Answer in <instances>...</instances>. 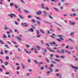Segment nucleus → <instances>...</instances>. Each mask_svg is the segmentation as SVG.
<instances>
[{
  "label": "nucleus",
  "mask_w": 78,
  "mask_h": 78,
  "mask_svg": "<svg viewBox=\"0 0 78 78\" xmlns=\"http://www.w3.org/2000/svg\"><path fill=\"white\" fill-rule=\"evenodd\" d=\"M9 16L11 18H13V17H16V16L15 14H9Z\"/></svg>",
  "instance_id": "obj_2"
},
{
  "label": "nucleus",
  "mask_w": 78,
  "mask_h": 78,
  "mask_svg": "<svg viewBox=\"0 0 78 78\" xmlns=\"http://www.w3.org/2000/svg\"><path fill=\"white\" fill-rule=\"evenodd\" d=\"M15 38L17 39L18 40H20V38H19V37L18 36H15Z\"/></svg>",
  "instance_id": "obj_26"
},
{
  "label": "nucleus",
  "mask_w": 78,
  "mask_h": 78,
  "mask_svg": "<svg viewBox=\"0 0 78 78\" xmlns=\"http://www.w3.org/2000/svg\"><path fill=\"white\" fill-rule=\"evenodd\" d=\"M12 42L13 44H17V43H16V42L14 41H12Z\"/></svg>",
  "instance_id": "obj_52"
},
{
  "label": "nucleus",
  "mask_w": 78,
  "mask_h": 78,
  "mask_svg": "<svg viewBox=\"0 0 78 78\" xmlns=\"http://www.w3.org/2000/svg\"><path fill=\"white\" fill-rule=\"evenodd\" d=\"M4 46L6 47V48H9V47H8V45L7 44H5Z\"/></svg>",
  "instance_id": "obj_23"
},
{
  "label": "nucleus",
  "mask_w": 78,
  "mask_h": 78,
  "mask_svg": "<svg viewBox=\"0 0 78 78\" xmlns=\"http://www.w3.org/2000/svg\"><path fill=\"white\" fill-rule=\"evenodd\" d=\"M3 37L4 39L6 38V35H5V34L3 35Z\"/></svg>",
  "instance_id": "obj_38"
},
{
  "label": "nucleus",
  "mask_w": 78,
  "mask_h": 78,
  "mask_svg": "<svg viewBox=\"0 0 78 78\" xmlns=\"http://www.w3.org/2000/svg\"><path fill=\"white\" fill-rule=\"evenodd\" d=\"M5 75H9V72H7L6 73H5Z\"/></svg>",
  "instance_id": "obj_50"
},
{
  "label": "nucleus",
  "mask_w": 78,
  "mask_h": 78,
  "mask_svg": "<svg viewBox=\"0 0 78 78\" xmlns=\"http://www.w3.org/2000/svg\"><path fill=\"white\" fill-rule=\"evenodd\" d=\"M4 30H8V28L6 27H4Z\"/></svg>",
  "instance_id": "obj_59"
},
{
  "label": "nucleus",
  "mask_w": 78,
  "mask_h": 78,
  "mask_svg": "<svg viewBox=\"0 0 78 78\" xmlns=\"http://www.w3.org/2000/svg\"><path fill=\"white\" fill-rule=\"evenodd\" d=\"M56 58H58L59 57V56L58 55H55Z\"/></svg>",
  "instance_id": "obj_56"
},
{
  "label": "nucleus",
  "mask_w": 78,
  "mask_h": 78,
  "mask_svg": "<svg viewBox=\"0 0 78 78\" xmlns=\"http://www.w3.org/2000/svg\"><path fill=\"white\" fill-rule=\"evenodd\" d=\"M61 58H63V59H65L66 58V56H62L60 57Z\"/></svg>",
  "instance_id": "obj_25"
},
{
  "label": "nucleus",
  "mask_w": 78,
  "mask_h": 78,
  "mask_svg": "<svg viewBox=\"0 0 78 78\" xmlns=\"http://www.w3.org/2000/svg\"><path fill=\"white\" fill-rule=\"evenodd\" d=\"M75 24H76V23L74 22H72L71 25H75Z\"/></svg>",
  "instance_id": "obj_47"
},
{
  "label": "nucleus",
  "mask_w": 78,
  "mask_h": 78,
  "mask_svg": "<svg viewBox=\"0 0 78 78\" xmlns=\"http://www.w3.org/2000/svg\"><path fill=\"white\" fill-rule=\"evenodd\" d=\"M49 69L50 71H48L47 73L48 74H49V73H50L51 72H52V69H51V68L49 67Z\"/></svg>",
  "instance_id": "obj_8"
},
{
  "label": "nucleus",
  "mask_w": 78,
  "mask_h": 78,
  "mask_svg": "<svg viewBox=\"0 0 78 78\" xmlns=\"http://www.w3.org/2000/svg\"><path fill=\"white\" fill-rule=\"evenodd\" d=\"M32 22H36V21L33 19L32 20Z\"/></svg>",
  "instance_id": "obj_53"
},
{
  "label": "nucleus",
  "mask_w": 78,
  "mask_h": 78,
  "mask_svg": "<svg viewBox=\"0 0 78 78\" xmlns=\"http://www.w3.org/2000/svg\"><path fill=\"white\" fill-rule=\"evenodd\" d=\"M64 5H67V6H69V4L67 3H66L64 4Z\"/></svg>",
  "instance_id": "obj_49"
},
{
  "label": "nucleus",
  "mask_w": 78,
  "mask_h": 78,
  "mask_svg": "<svg viewBox=\"0 0 78 78\" xmlns=\"http://www.w3.org/2000/svg\"><path fill=\"white\" fill-rule=\"evenodd\" d=\"M41 8L42 9H45L47 11L49 10V8L47 6L44 7V5L43 4H41Z\"/></svg>",
  "instance_id": "obj_1"
},
{
  "label": "nucleus",
  "mask_w": 78,
  "mask_h": 78,
  "mask_svg": "<svg viewBox=\"0 0 78 78\" xmlns=\"http://www.w3.org/2000/svg\"><path fill=\"white\" fill-rule=\"evenodd\" d=\"M69 41H71V42H72L73 43H74L75 42V41H74V40L71 39H69Z\"/></svg>",
  "instance_id": "obj_17"
},
{
  "label": "nucleus",
  "mask_w": 78,
  "mask_h": 78,
  "mask_svg": "<svg viewBox=\"0 0 78 78\" xmlns=\"http://www.w3.org/2000/svg\"><path fill=\"white\" fill-rule=\"evenodd\" d=\"M22 68L23 69H25V67L26 66L25 65H23V63H22Z\"/></svg>",
  "instance_id": "obj_13"
},
{
  "label": "nucleus",
  "mask_w": 78,
  "mask_h": 78,
  "mask_svg": "<svg viewBox=\"0 0 78 78\" xmlns=\"http://www.w3.org/2000/svg\"><path fill=\"white\" fill-rule=\"evenodd\" d=\"M13 6H15V8H16V9H17V8H18V7H17V5L16 4H14Z\"/></svg>",
  "instance_id": "obj_28"
},
{
  "label": "nucleus",
  "mask_w": 78,
  "mask_h": 78,
  "mask_svg": "<svg viewBox=\"0 0 78 78\" xmlns=\"http://www.w3.org/2000/svg\"><path fill=\"white\" fill-rule=\"evenodd\" d=\"M53 9H54L56 11H57V12H58L59 11V9H57V8H55V7H54Z\"/></svg>",
  "instance_id": "obj_20"
},
{
  "label": "nucleus",
  "mask_w": 78,
  "mask_h": 78,
  "mask_svg": "<svg viewBox=\"0 0 78 78\" xmlns=\"http://www.w3.org/2000/svg\"><path fill=\"white\" fill-rule=\"evenodd\" d=\"M51 37H52V38H53V39H55V38H56V34H52V35L51 36Z\"/></svg>",
  "instance_id": "obj_7"
},
{
  "label": "nucleus",
  "mask_w": 78,
  "mask_h": 78,
  "mask_svg": "<svg viewBox=\"0 0 78 78\" xmlns=\"http://www.w3.org/2000/svg\"><path fill=\"white\" fill-rule=\"evenodd\" d=\"M52 63H53L54 64H57V63H56L53 61H52Z\"/></svg>",
  "instance_id": "obj_58"
},
{
  "label": "nucleus",
  "mask_w": 78,
  "mask_h": 78,
  "mask_svg": "<svg viewBox=\"0 0 78 78\" xmlns=\"http://www.w3.org/2000/svg\"><path fill=\"white\" fill-rule=\"evenodd\" d=\"M66 48H69V45H67V46H66Z\"/></svg>",
  "instance_id": "obj_64"
},
{
  "label": "nucleus",
  "mask_w": 78,
  "mask_h": 78,
  "mask_svg": "<svg viewBox=\"0 0 78 78\" xmlns=\"http://www.w3.org/2000/svg\"><path fill=\"white\" fill-rule=\"evenodd\" d=\"M49 17L50 19H53V18L50 15H49Z\"/></svg>",
  "instance_id": "obj_55"
},
{
  "label": "nucleus",
  "mask_w": 78,
  "mask_h": 78,
  "mask_svg": "<svg viewBox=\"0 0 78 78\" xmlns=\"http://www.w3.org/2000/svg\"><path fill=\"white\" fill-rule=\"evenodd\" d=\"M43 13L44 14L45 16H46H46H47V14H48V13H47V12L44 11Z\"/></svg>",
  "instance_id": "obj_12"
},
{
  "label": "nucleus",
  "mask_w": 78,
  "mask_h": 78,
  "mask_svg": "<svg viewBox=\"0 0 78 78\" xmlns=\"http://www.w3.org/2000/svg\"><path fill=\"white\" fill-rule=\"evenodd\" d=\"M32 28H36V27L33 26V25H32Z\"/></svg>",
  "instance_id": "obj_61"
},
{
  "label": "nucleus",
  "mask_w": 78,
  "mask_h": 78,
  "mask_svg": "<svg viewBox=\"0 0 78 78\" xmlns=\"http://www.w3.org/2000/svg\"><path fill=\"white\" fill-rule=\"evenodd\" d=\"M24 11L25 12V13H27V14H28V13H29V12L27 10H24Z\"/></svg>",
  "instance_id": "obj_22"
},
{
  "label": "nucleus",
  "mask_w": 78,
  "mask_h": 78,
  "mask_svg": "<svg viewBox=\"0 0 78 78\" xmlns=\"http://www.w3.org/2000/svg\"><path fill=\"white\" fill-rule=\"evenodd\" d=\"M51 45H55L56 43L54 41H53L52 42L50 43Z\"/></svg>",
  "instance_id": "obj_16"
},
{
  "label": "nucleus",
  "mask_w": 78,
  "mask_h": 78,
  "mask_svg": "<svg viewBox=\"0 0 78 78\" xmlns=\"http://www.w3.org/2000/svg\"><path fill=\"white\" fill-rule=\"evenodd\" d=\"M44 23H46V24H49V23H49V22L46 21L44 22Z\"/></svg>",
  "instance_id": "obj_35"
},
{
  "label": "nucleus",
  "mask_w": 78,
  "mask_h": 78,
  "mask_svg": "<svg viewBox=\"0 0 78 78\" xmlns=\"http://www.w3.org/2000/svg\"><path fill=\"white\" fill-rule=\"evenodd\" d=\"M72 21H69V24L71 25H72Z\"/></svg>",
  "instance_id": "obj_63"
},
{
  "label": "nucleus",
  "mask_w": 78,
  "mask_h": 78,
  "mask_svg": "<svg viewBox=\"0 0 78 78\" xmlns=\"http://www.w3.org/2000/svg\"><path fill=\"white\" fill-rule=\"evenodd\" d=\"M44 64V62H39L38 63V64H39V65H40V64Z\"/></svg>",
  "instance_id": "obj_18"
},
{
  "label": "nucleus",
  "mask_w": 78,
  "mask_h": 78,
  "mask_svg": "<svg viewBox=\"0 0 78 78\" xmlns=\"http://www.w3.org/2000/svg\"><path fill=\"white\" fill-rule=\"evenodd\" d=\"M37 35H39V30H37Z\"/></svg>",
  "instance_id": "obj_40"
},
{
  "label": "nucleus",
  "mask_w": 78,
  "mask_h": 78,
  "mask_svg": "<svg viewBox=\"0 0 78 78\" xmlns=\"http://www.w3.org/2000/svg\"><path fill=\"white\" fill-rule=\"evenodd\" d=\"M41 35H37V36H36L37 37V38H39V37H40L41 36Z\"/></svg>",
  "instance_id": "obj_44"
},
{
  "label": "nucleus",
  "mask_w": 78,
  "mask_h": 78,
  "mask_svg": "<svg viewBox=\"0 0 78 78\" xmlns=\"http://www.w3.org/2000/svg\"><path fill=\"white\" fill-rule=\"evenodd\" d=\"M37 22L39 25H40V24H41V22H40V21H39V20H37Z\"/></svg>",
  "instance_id": "obj_39"
},
{
  "label": "nucleus",
  "mask_w": 78,
  "mask_h": 78,
  "mask_svg": "<svg viewBox=\"0 0 78 78\" xmlns=\"http://www.w3.org/2000/svg\"><path fill=\"white\" fill-rule=\"evenodd\" d=\"M66 45V44H62L61 45L62 47H64Z\"/></svg>",
  "instance_id": "obj_43"
},
{
  "label": "nucleus",
  "mask_w": 78,
  "mask_h": 78,
  "mask_svg": "<svg viewBox=\"0 0 78 78\" xmlns=\"http://www.w3.org/2000/svg\"><path fill=\"white\" fill-rule=\"evenodd\" d=\"M21 2H22L23 4H25V1H24L23 0H20Z\"/></svg>",
  "instance_id": "obj_32"
},
{
  "label": "nucleus",
  "mask_w": 78,
  "mask_h": 78,
  "mask_svg": "<svg viewBox=\"0 0 78 78\" xmlns=\"http://www.w3.org/2000/svg\"><path fill=\"white\" fill-rule=\"evenodd\" d=\"M58 37H60V39H61V40H64V39L62 38V35H58Z\"/></svg>",
  "instance_id": "obj_14"
},
{
  "label": "nucleus",
  "mask_w": 78,
  "mask_h": 78,
  "mask_svg": "<svg viewBox=\"0 0 78 78\" xmlns=\"http://www.w3.org/2000/svg\"><path fill=\"white\" fill-rule=\"evenodd\" d=\"M55 61H58V62H59L60 61V60L59 59L56 58L55 59Z\"/></svg>",
  "instance_id": "obj_21"
},
{
  "label": "nucleus",
  "mask_w": 78,
  "mask_h": 78,
  "mask_svg": "<svg viewBox=\"0 0 78 78\" xmlns=\"http://www.w3.org/2000/svg\"><path fill=\"white\" fill-rule=\"evenodd\" d=\"M57 41H58V42H61V40L59 39L58 38H57Z\"/></svg>",
  "instance_id": "obj_41"
},
{
  "label": "nucleus",
  "mask_w": 78,
  "mask_h": 78,
  "mask_svg": "<svg viewBox=\"0 0 78 78\" xmlns=\"http://www.w3.org/2000/svg\"><path fill=\"white\" fill-rule=\"evenodd\" d=\"M20 17L21 19H24V17L20 15Z\"/></svg>",
  "instance_id": "obj_48"
},
{
  "label": "nucleus",
  "mask_w": 78,
  "mask_h": 78,
  "mask_svg": "<svg viewBox=\"0 0 78 78\" xmlns=\"http://www.w3.org/2000/svg\"><path fill=\"white\" fill-rule=\"evenodd\" d=\"M63 16L64 17H68V15L67 14H63Z\"/></svg>",
  "instance_id": "obj_36"
},
{
  "label": "nucleus",
  "mask_w": 78,
  "mask_h": 78,
  "mask_svg": "<svg viewBox=\"0 0 78 78\" xmlns=\"http://www.w3.org/2000/svg\"><path fill=\"white\" fill-rule=\"evenodd\" d=\"M28 18H31V15H29L28 16Z\"/></svg>",
  "instance_id": "obj_62"
},
{
  "label": "nucleus",
  "mask_w": 78,
  "mask_h": 78,
  "mask_svg": "<svg viewBox=\"0 0 78 78\" xmlns=\"http://www.w3.org/2000/svg\"><path fill=\"white\" fill-rule=\"evenodd\" d=\"M0 43L1 44L3 45V44H4V43H5L2 40H0Z\"/></svg>",
  "instance_id": "obj_15"
},
{
  "label": "nucleus",
  "mask_w": 78,
  "mask_h": 78,
  "mask_svg": "<svg viewBox=\"0 0 78 78\" xmlns=\"http://www.w3.org/2000/svg\"><path fill=\"white\" fill-rule=\"evenodd\" d=\"M27 30L29 31V32H32V33L34 32V30L33 29V28H31L30 29H28Z\"/></svg>",
  "instance_id": "obj_10"
},
{
  "label": "nucleus",
  "mask_w": 78,
  "mask_h": 78,
  "mask_svg": "<svg viewBox=\"0 0 78 78\" xmlns=\"http://www.w3.org/2000/svg\"><path fill=\"white\" fill-rule=\"evenodd\" d=\"M47 48L51 52H56V51H55V50L51 49V48H50L48 47Z\"/></svg>",
  "instance_id": "obj_4"
},
{
  "label": "nucleus",
  "mask_w": 78,
  "mask_h": 78,
  "mask_svg": "<svg viewBox=\"0 0 78 78\" xmlns=\"http://www.w3.org/2000/svg\"><path fill=\"white\" fill-rule=\"evenodd\" d=\"M5 66H7L8 65V62H5Z\"/></svg>",
  "instance_id": "obj_24"
},
{
  "label": "nucleus",
  "mask_w": 78,
  "mask_h": 78,
  "mask_svg": "<svg viewBox=\"0 0 78 78\" xmlns=\"http://www.w3.org/2000/svg\"><path fill=\"white\" fill-rule=\"evenodd\" d=\"M0 61L1 62V63L3 64V60H2V59L0 58Z\"/></svg>",
  "instance_id": "obj_54"
},
{
  "label": "nucleus",
  "mask_w": 78,
  "mask_h": 78,
  "mask_svg": "<svg viewBox=\"0 0 78 78\" xmlns=\"http://www.w3.org/2000/svg\"><path fill=\"white\" fill-rule=\"evenodd\" d=\"M56 23V24L57 25H59V26H60V27H62V26L59 24H58V23H57L56 22H55L54 23Z\"/></svg>",
  "instance_id": "obj_29"
},
{
  "label": "nucleus",
  "mask_w": 78,
  "mask_h": 78,
  "mask_svg": "<svg viewBox=\"0 0 78 78\" xmlns=\"http://www.w3.org/2000/svg\"><path fill=\"white\" fill-rule=\"evenodd\" d=\"M56 76H61V75L60 74V75H59V74H57Z\"/></svg>",
  "instance_id": "obj_46"
},
{
  "label": "nucleus",
  "mask_w": 78,
  "mask_h": 78,
  "mask_svg": "<svg viewBox=\"0 0 78 78\" xmlns=\"http://www.w3.org/2000/svg\"><path fill=\"white\" fill-rule=\"evenodd\" d=\"M24 50L25 51V52L26 53H27V54H30V53H31V51H30L29 52H28V51L27 50V49H24Z\"/></svg>",
  "instance_id": "obj_5"
},
{
  "label": "nucleus",
  "mask_w": 78,
  "mask_h": 78,
  "mask_svg": "<svg viewBox=\"0 0 78 78\" xmlns=\"http://www.w3.org/2000/svg\"><path fill=\"white\" fill-rule=\"evenodd\" d=\"M26 46L27 48H30V45L28 44H26Z\"/></svg>",
  "instance_id": "obj_19"
},
{
  "label": "nucleus",
  "mask_w": 78,
  "mask_h": 78,
  "mask_svg": "<svg viewBox=\"0 0 78 78\" xmlns=\"http://www.w3.org/2000/svg\"><path fill=\"white\" fill-rule=\"evenodd\" d=\"M60 9H64V7L61 6L60 7Z\"/></svg>",
  "instance_id": "obj_60"
},
{
  "label": "nucleus",
  "mask_w": 78,
  "mask_h": 78,
  "mask_svg": "<svg viewBox=\"0 0 78 78\" xmlns=\"http://www.w3.org/2000/svg\"><path fill=\"white\" fill-rule=\"evenodd\" d=\"M71 67H72L73 69H74L75 70H78V67L74 66L72 65H71Z\"/></svg>",
  "instance_id": "obj_9"
},
{
  "label": "nucleus",
  "mask_w": 78,
  "mask_h": 78,
  "mask_svg": "<svg viewBox=\"0 0 78 78\" xmlns=\"http://www.w3.org/2000/svg\"><path fill=\"white\" fill-rule=\"evenodd\" d=\"M35 18H36L37 19H38V20H40V18L39 17H37V16H35Z\"/></svg>",
  "instance_id": "obj_51"
},
{
  "label": "nucleus",
  "mask_w": 78,
  "mask_h": 78,
  "mask_svg": "<svg viewBox=\"0 0 78 78\" xmlns=\"http://www.w3.org/2000/svg\"><path fill=\"white\" fill-rule=\"evenodd\" d=\"M40 32H41V33H43V34H44V31L43 30H42V29H40Z\"/></svg>",
  "instance_id": "obj_27"
},
{
  "label": "nucleus",
  "mask_w": 78,
  "mask_h": 78,
  "mask_svg": "<svg viewBox=\"0 0 78 78\" xmlns=\"http://www.w3.org/2000/svg\"><path fill=\"white\" fill-rule=\"evenodd\" d=\"M74 33L73 32L71 33L70 34V36H73L74 35Z\"/></svg>",
  "instance_id": "obj_33"
},
{
  "label": "nucleus",
  "mask_w": 78,
  "mask_h": 78,
  "mask_svg": "<svg viewBox=\"0 0 78 78\" xmlns=\"http://www.w3.org/2000/svg\"><path fill=\"white\" fill-rule=\"evenodd\" d=\"M9 57H8V56H6L5 57V58L7 60H8V59H9Z\"/></svg>",
  "instance_id": "obj_42"
},
{
  "label": "nucleus",
  "mask_w": 78,
  "mask_h": 78,
  "mask_svg": "<svg viewBox=\"0 0 78 78\" xmlns=\"http://www.w3.org/2000/svg\"><path fill=\"white\" fill-rule=\"evenodd\" d=\"M34 62L35 63H36V64H39V62H37V60H34Z\"/></svg>",
  "instance_id": "obj_37"
},
{
  "label": "nucleus",
  "mask_w": 78,
  "mask_h": 78,
  "mask_svg": "<svg viewBox=\"0 0 78 78\" xmlns=\"http://www.w3.org/2000/svg\"><path fill=\"white\" fill-rule=\"evenodd\" d=\"M69 49H70V50H73L74 49V47H69Z\"/></svg>",
  "instance_id": "obj_30"
},
{
  "label": "nucleus",
  "mask_w": 78,
  "mask_h": 78,
  "mask_svg": "<svg viewBox=\"0 0 78 78\" xmlns=\"http://www.w3.org/2000/svg\"><path fill=\"white\" fill-rule=\"evenodd\" d=\"M60 53L64 54L66 53V52L64 51V49H62L60 50Z\"/></svg>",
  "instance_id": "obj_6"
},
{
  "label": "nucleus",
  "mask_w": 78,
  "mask_h": 78,
  "mask_svg": "<svg viewBox=\"0 0 78 78\" xmlns=\"http://www.w3.org/2000/svg\"><path fill=\"white\" fill-rule=\"evenodd\" d=\"M21 25H23V26H24V27H28V26H29L28 24H27L26 23H21Z\"/></svg>",
  "instance_id": "obj_3"
},
{
  "label": "nucleus",
  "mask_w": 78,
  "mask_h": 78,
  "mask_svg": "<svg viewBox=\"0 0 78 78\" xmlns=\"http://www.w3.org/2000/svg\"><path fill=\"white\" fill-rule=\"evenodd\" d=\"M17 31H18V30H17L16 29H15L14 30V32H17Z\"/></svg>",
  "instance_id": "obj_57"
},
{
  "label": "nucleus",
  "mask_w": 78,
  "mask_h": 78,
  "mask_svg": "<svg viewBox=\"0 0 78 78\" xmlns=\"http://www.w3.org/2000/svg\"><path fill=\"white\" fill-rule=\"evenodd\" d=\"M14 4L13 3H11L10 4V6H14Z\"/></svg>",
  "instance_id": "obj_31"
},
{
  "label": "nucleus",
  "mask_w": 78,
  "mask_h": 78,
  "mask_svg": "<svg viewBox=\"0 0 78 78\" xmlns=\"http://www.w3.org/2000/svg\"><path fill=\"white\" fill-rule=\"evenodd\" d=\"M36 13L37 15H39L40 14H42V12H41V11L40 10L39 11V12H37Z\"/></svg>",
  "instance_id": "obj_11"
},
{
  "label": "nucleus",
  "mask_w": 78,
  "mask_h": 78,
  "mask_svg": "<svg viewBox=\"0 0 78 78\" xmlns=\"http://www.w3.org/2000/svg\"><path fill=\"white\" fill-rule=\"evenodd\" d=\"M46 60L47 61V62H48V63H49V60H48V59L46 58Z\"/></svg>",
  "instance_id": "obj_45"
},
{
  "label": "nucleus",
  "mask_w": 78,
  "mask_h": 78,
  "mask_svg": "<svg viewBox=\"0 0 78 78\" xmlns=\"http://www.w3.org/2000/svg\"><path fill=\"white\" fill-rule=\"evenodd\" d=\"M36 47L39 50H41V47L38 46H36Z\"/></svg>",
  "instance_id": "obj_34"
}]
</instances>
